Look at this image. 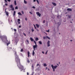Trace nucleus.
<instances>
[{
    "label": "nucleus",
    "mask_w": 75,
    "mask_h": 75,
    "mask_svg": "<svg viewBox=\"0 0 75 75\" xmlns=\"http://www.w3.org/2000/svg\"><path fill=\"white\" fill-rule=\"evenodd\" d=\"M15 55L16 57L15 59L16 62H17V66L20 69H21V71H22L24 70V67L20 63V59H19L18 56L17 55L16 52H15Z\"/></svg>",
    "instance_id": "1"
},
{
    "label": "nucleus",
    "mask_w": 75,
    "mask_h": 75,
    "mask_svg": "<svg viewBox=\"0 0 75 75\" xmlns=\"http://www.w3.org/2000/svg\"><path fill=\"white\" fill-rule=\"evenodd\" d=\"M51 67L53 69V71H55V69H56L58 67V66L57 65L54 66L53 65H52Z\"/></svg>",
    "instance_id": "2"
},
{
    "label": "nucleus",
    "mask_w": 75,
    "mask_h": 75,
    "mask_svg": "<svg viewBox=\"0 0 75 75\" xmlns=\"http://www.w3.org/2000/svg\"><path fill=\"white\" fill-rule=\"evenodd\" d=\"M46 38H48V39L49 40H50V38L48 36H46V37H45V36L43 37V38L44 40H45V39H46Z\"/></svg>",
    "instance_id": "3"
},
{
    "label": "nucleus",
    "mask_w": 75,
    "mask_h": 75,
    "mask_svg": "<svg viewBox=\"0 0 75 75\" xmlns=\"http://www.w3.org/2000/svg\"><path fill=\"white\" fill-rule=\"evenodd\" d=\"M50 40H48L47 42V47H50Z\"/></svg>",
    "instance_id": "4"
},
{
    "label": "nucleus",
    "mask_w": 75,
    "mask_h": 75,
    "mask_svg": "<svg viewBox=\"0 0 75 75\" xmlns=\"http://www.w3.org/2000/svg\"><path fill=\"white\" fill-rule=\"evenodd\" d=\"M36 14H37V16H38L39 17L41 16V14L39 12H36Z\"/></svg>",
    "instance_id": "5"
},
{
    "label": "nucleus",
    "mask_w": 75,
    "mask_h": 75,
    "mask_svg": "<svg viewBox=\"0 0 75 75\" xmlns=\"http://www.w3.org/2000/svg\"><path fill=\"white\" fill-rule=\"evenodd\" d=\"M25 43L26 44H29V41H28V40H26Z\"/></svg>",
    "instance_id": "6"
},
{
    "label": "nucleus",
    "mask_w": 75,
    "mask_h": 75,
    "mask_svg": "<svg viewBox=\"0 0 75 75\" xmlns=\"http://www.w3.org/2000/svg\"><path fill=\"white\" fill-rule=\"evenodd\" d=\"M33 48H37V45H35L33 46Z\"/></svg>",
    "instance_id": "7"
},
{
    "label": "nucleus",
    "mask_w": 75,
    "mask_h": 75,
    "mask_svg": "<svg viewBox=\"0 0 75 75\" xmlns=\"http://www.w3.org/2000/svg\"><path fill=\"white\" fill-rule=\"evenodd\" d=\"M6 14V15L7 16H8V12L6 11V10H5V11Z\"/></svg>",
    "instance_id": "8"
},
{
    "label": "nucleus",
    "mask_w": 75,
    "mask_h": 75,
    "mask_svg": "<svg viewBox=\"0 0 75 75\" xmlns=\"http://www.w3.org/2000/svg\"><path fill=\"white\" fill-rule=\"evenodd\" d=\"M30 52L28 51V57H30Z\"/></svg>",
    "instance_id": "9"
},
{
    "label": "nucleus",
    "mask_w": 75,
    "mask_h": 75,
    "mask_svg": "<svg viewBox=\"0 0 75 75\" xmlns=\"http://www.w3.org/2000/svg\"><path fill=\"white\" fill-rule=\"evenodd\" d=\"M67 11H72V9H71V8H68L67 9Z\"/></svg>",
    "instance_id": "10"
},
{
    "label": "nucleus",
    "mask_w": 75,
    "mask_h": 75,
    "mask_svg": "<svg viewBox=\"0 0 75 75\" xmlns=\"http://www.w3.org/2000/svg\"><path fill=\"white\" fill-rule=\"evenodd\" d=\"M35 54V52H34V50H33V53H32V55L33 56H34Z\"/></svg>",
    "instance_id": "11"
},
{
    "label": "nucleus",
    "mask_w": 75,
    "mask_h": 75,
    "mask_svg": "<svg viewBox=\"0 0 75 75\" xmlns=\"http://www.w3.org/2000/svg\"><path fill=\"white\" fill-rule=\"evenodd\" d=\"M30 39L31 41H34V39H33V38H30Z\"/></svg>",
    "instance_id": "12"
},
{
    "label": "nucleus",
    "mask_w": 75,
    "mask_h": 75,
    "mask_svg": "<svg viewBox=\"0 0 75 75\" xmlns=\"http://www.w3.org/2000/svg\"><path fill=\"white\" fill-rule=\"evenodd\" d=\"M36 25L37 27V28H39V27H40V25L38 24H36Z\"/></svg>",
    "instance_id": "13"
},
{
    "label": "nucleus",
    "mask_w": 75,
    "mask_h": 75,
    "mask_svg": "<svg viewBox=\"0 0 75 75\" xmlns=\"http://www.w3.org/2000/svg\"><path fill=\"white\" fill-rule=\"evenodd\" d=\"M14 5L15 6H16L17 5V3L16 2V0H15V1H14Z\"/></svg>",
    "instance_id": "14"
},
{
    "label": "nucleus",
    "mask_w": 75,
    "mask_h": 75,
    "mask_svg": "<svg viewBox=\"0 0 75 75\" xmlns=\"http://www.w3.org/2000/svg\"><path fill=\"white\" fill-rule=\"evenodd\" d=\"M52 4H53V5H54V6H57V4H55V3H54V2H52Z\"/></svg>",
    "instance_id": "15"
},
{
    "label": "nucleus",
    "mask_w": 75,
    "mask_h": 75,
    "mask_svg": "<svg viewBox=\"0 0 75 75\" xmlns=\"http://www.w3.org/2000/svg\"><path fill=\"white\" fill-rule=\"evenodd\" d=\"M18 14H19V15H20V16H22V14H21V13L20 12H18Z\"/></svg>",
    "instance_id": "16"
},
{
    "label": "nucleus",
    "mask_w": 75,
    "mask_h": 75,
    "mask_svg": "<svg viewBox=\"0 0 75 75\" xmlns=\"http://www.w3.org/2000/svg\"><path fill=\"white\" fill-rule=\"evenodd\" d=\"M24 3L25 4H27V1H26L25 0H24Z\"/></svg>",
    "instance_id": "17"
},
{
    "label": "nucleus",
    "mask_w": 75,
    "mask_h": 75,
    "mask_svg": "<svg viewBox=\"0 0 75 75\" xmlns=\"http://www.w3.org/2000/svg\"><path fill=\"white\" fill-rule=\"evenodd\" d=\"M11 8H13V6L12 5H11L10 6Z\"/></svg>",
    "instance_id": "18"
},
{
    "label": "nucleus",
    "mask_w": 75,
    "mask_h": 75,
    "mask_svg": "<svg viewBox=\"0 0 75 75\" xmlns=\"http://www.w3.org/2000/svg\"><path fill=\"white\" fill-rule=\"evenodd\" d=\"M35 41H38V38H36L35 39Z\"/></svg>",
    "instance_id": "19"
},
{
    "label": "nucleus",
    "mask_w": 75,
    "mask_h": 75,
    "mask_svg": "<svg viewBox=\"0 0 75 75\" xmlns=\"http://www.w3.org/2000/svg\"><path fill=\"white\" fill-rule=\"evenodd\" d=\"M15 14H16V11H14L13 12V16H15Z\"/></svg>",
    "instance_id": "20"
},
{
    "label": "nucleus",
    "mask_w": 75,
    "mask_h": 75,
    "mask_svg": "<svg viewBox=\"0 0 75 75\" xmlns=\"http://www.w3.org/2000/svg\"><path fill=\"white\" fill-rule=\"evenodd\" d=\"M39 43L40 45H41V44H42V42H41V41H40L39 42Z\"/></svg>",
    "instance_id": "21"
},
{
    "label": "nucleus",
    "mask_w": 75,
    "mask_h": 75,
    "mask_svg": "<svg viewBox=\"0 0 75 75\" xmlns=\"http://www.w3.org/2000/svg\"><path fill=\"white\" fill-rule=\"evenodd\" d=\"M44 67H47V65L46 64H44Z\"/></svg>",
    "instance_id": "22"
},
{
    "label": "nucleus",
    "mask_w": 75,
    "mask_h": 75,
    "mask_svg": "<svg viewBox=\"0 0 75 75\" xmlns=\"http://www.w3.org/2000/svg\"><path fill=\"white\" fill-rule=\"evenodd\" d=\"M10 44V42H8L7 43V46H8V45H9V44Z\"/></svg>",
    "instance_id": "23"
},
{
    "label": "nucleus",
    "mask_w": 75,
    "mask_h": 75,
    "mask_svg": "<svg viewBox=\"0 0 75 75\" xmlns=\"http://www.w3.org/2000/svg\"><path fill=\"white\" fill-rule=\"evenodd\" d=\"M27 62H28V63H30V61L29 60V59H28L27 61Z\"/></svg>",
    "instance_id": "24"
},
{
    "label": "nucleus",
    "mask_w": 75,
    "mask_h": 75,
    "mask_svg": "<svg viewBox=\"0 0 75 75\" xmlns=\"http://www.w3.org/2000/svg\"><path fill=\"white\" fill-rule=\"evenodd\" d=\"M34 64H32V67L33 68V69H34Z\"/></svg>",
    "instance_id": "25"
},
{
    "label": "nucleus",
    "mask_w": 75,
    "mask_h": 75,
    "mask_svg": "<svg viewBox=\"0 0 75 75\" xmlns=\"http://www.w3.org/2000/svg\"><path fill=\"white\" fill-rule=\"evenodd\" d=\"M36 1L38 3V4H40V3H39V2L38 1V0H36Z\"/></svg>",
    "instance_id": "26"
},
{
    "label": "nucleus",
    "mask_w": 75,
    "mask_h": 75,
    "mask_svg": "<svg viewBox=\"0 0 75 75\" xmlns=\"http://www.w3.org/2000/svg\"><path fill=\"white\" fill-rule=\"evenodd\" d=\"M34 41V43H35V45H37L36 42H35V41Z\"/></svg>",
    "instance_id": "27"
},
{
    "label": "nucleus",
    "mask_w": 75,
    "mask_h": 75,
    "mask_svg": "<svg viewBox=\"0 0 75 75\" xmlns=\"http://www.w3.org/2000/svg\"><path fill=\"white\" fill-rule=\"evenodd\" d=\"M31 30L32 32H34V30L33 29H32Z\"/></svg>",
    "instance_id": "28"
},
{
    "label": "nucleus",
    "mask_w": 75,
    "mask_h": 75,
    "mask_svg": "<svg viewBox=\"0 0 75 75\" xmlns=\"http://www.w3.org/2000/svg\"><path fill=\"white\" fill-rule=\"evenodd\" d=\"M21 52H23V49H22L21 50Z\"/></svg>",
    "instance_id": "29"
},
{
    "label": "nucleus",
    "mask_w": 75,
    "mask_h": 75,
    "mask_svg": "<svg viewBox=\"0 0 75 75\" xmlns=\"http://www.w3.org/2000/svg\"><path fill=\"white\" fill-rule=\"evenodd\" d=\"M48 33H49L50 32V29H49L48 30L46 31Z\"/></svg>",
    "instance_id": "30"
},
{
    "label": "nucleus",
    "mask_w": 75,
    "mask_h": 75,
    "mask_svg": "<svg viewBox=\"0 0 75 75\" xmlns=\"http://www.w3.org/2000/svg\"><path fill=\"white\" fill-rule=\"evenodd\" d=\"M15 8V9H18V7L17 6H16Z\"/></svg>",
    "instance_id": "31"
},
{
    "label": "nucleus",
    "mask_w": 75,
    "mask_h": 75,
    "mask_svg": "<svg viewBox=\"0 0 75 75\" xmlns=\"http://www.w3.org/2000/svg\"><path fill=\"white\" fill-rule=\"evenodd\" d=\"M12 10L13 11H14V8L13 7L12 8Z\"/></svg>",
    "instance_id": "32"
},
{
    "label": "nucleus",
    "mask_w": 75,
    "mask_h": 75,
    "mask_svg": "<svg viewBox=\"0 0 75 75\" xmlns=\"http://www.w3.org/2000/svg\"><path fill=\"white\" fill-rule=\"evenodd\" d=\"M21 12H22V14H24V11H22Z\"/></svg>",
    "instance_id": "33"
},
{
    "label": "nucleus",
    "mask_w": 75,
    "mask_h": 75,
    "mask_svg": "<svg viewBox=\"0 0 75 75\" xmlns=\"http://www.w3.org/2000/svg\"><path fill=\"white\" fill-rule=\"evenodd\" d=\"M34 25L35 29H37V28L35 27V25Z\"/></svg>",
    "instance_id": "34"
},
{
    "label": "nucleus",
    "mask_w": 75,
    "mask_h": 75,
    "mask_svg": "<svg viewBox=\"0 0 75 75\" xmlns=\"http://www.w3.org/2000/svg\"><path fill=\"white\" fill-rule=\"evenodd\" d=\"M37 67H38V66H39V67H40V64H37Z\"/></svg>",
    "instance_id": "35"
},
{
    "label": "nucleus",
    "mask_w": 75,
    "mask_h": 75,
    "mask_svg": "<svg viewBox=\"0 0 75 75\" xmlns=\"http://www.w3.org/2000/svg\"><path fill=\"white\" fill-rule=\"evenodd\" d=\"M7 1L9 2H10L11 1V0H7Z\"/></svg>",
    "instance_id": "36"
},
{
    "label": "nucleus",
    "mask_w": 75,
    "mask_h": 75,
    "mask_svg": "<svg viewBox=\"0 0 75 75\" xmlns=\"http://www.w3.org/2000/svg\"><path fill=\"white\" fill-rule=\"evenodd\" d=\"M68 17H69V18H71V16H69Z\"/></svg>",
    "instance_id": "37"
},
{
    "label": "nucleus",
    "mask_w": 75,
    "mask_h": 75,
    "mask_svg": "<svg viewBox=\"0 0 75 75\" xmlns=\"http://www.w3.org/2000/svg\"><path fill=\"white\" fill-rule=\"evenodd\" d=\"M32 8H34V9L35 8V7L34 6H33L32 7Z\"/></svg>",
    "instance_id": "38"
},
{
    "label": "nucleus",
    "mask_w": 75,
    "mask_h": 75,
    "mask_svg": "<svg viewBox=\"0 0 75 75\" xmlns=\"http://www.w3.org/2000/svg\"><path fill=\"white\" fill-rule=\"evenodd\" d=\"M18 21H20V19H18Z\"/></svg>",
    "instance_id": "39"
},
{
    "label": "nucleus",
    "mask_w": 75,
    "mask_h": 75,
    "mask_svg": "<svg viewBox=\"0 0 75 75\" xmlns=\"http://www.w3.org/2000/svg\"><path fill=\"white\" fill-rule=\"evenodd\" d=\"M14 31L15 32H16V31L17 30H16V29H14Z\"/></svg>",
    "instance_id": "40"
},
{
    "label": "nucleus",
    "mask_w": 75,
    "mask_h": 75,
    "mask_svg": "<svg viewBox=\"0 0 75 75\" xmlns=\"http://www.w3.org/2000/svg\"><path fill=\"white\" fill-rule=\"evenodd\" d=\"M23 35L25 36H26V35L25 34V33H23Z\"/></svg>",
    "instance_id": "41"
},
{
    "label": "nucleus",
    "mask_w": 75,
    "mask_h": 75,
    "mask_svg": "<svg viewBox=\"0 0 75 75\" xmlns=\"http://www.w3.org/2000/svg\"><path fill=\"white\" fill-rule=\"evenodd\" d=\"M30 13V14H32L33 13H31V12H29Z\"/></svg>",
    "instance_id": "42"
},
{
    "label": "nucleus",
    "mask_w": 75,
    "mask_h": 75,
    "mask_svg": "<svg viewBox=\"0 0 75 75\" xmlns=\"http://www.w3.org/2000/svg\"><path fill=\"white\" fill-rule=\"evenodd\" d=\"M8 5L7 4V3H6L5 4V6H8Z\"/></svg>",
    "instance_id": "43"
},
{
    "label": "nucleus",
    "mask_w": 75,
    "mask_h": 75,
    "mask_svg": "<svg viewBox=\"0 0 75 75\" xmlns=\"http://www.w3.org/2000/svg\"><path fill=\"white\" fill-rule=\"evenodd\" d=\"M47 52H48V50H47L46 52L45 53L46 55H47Z\"/></svg>",
    "instance_id": "44"
},
{
    "label": "nucleus",
    "mask_w": 75,
    "mask_h": 75,
    "mask_svg": "<svg viewBox=\"0 0 75 75\" xmlns=\"http://www.w3.org/2000/svg\"><path fill=\"white\" fill-rule=\"evenodd\" d=\"M4 1H5L6 3H7V0H4Z\"/></svg>",
    "instance_id": "45"
},
{
    "label": "nucleus",
    "mask_w": 75,
    "mask_h": 75,
    "mask_svg": "<svg viewBox=\"0 0 75 75\" xmlns=\"http://www.w3.org/2000/svg\"><path fill=\"white\" fill-rule=\"evenodd\" d=\"M43 23H45V20L43 21Z\"/></svg>",
    "instance_id": "46"
},
{
    "label": "nucleus",
    "mask_w": 75,
    "mask_h": 75,
    "mask_svg": "<svg viewBox=\"0 0 75 75\" xmlns=\"http://www.w3.org/2000/svg\"><path fill=\"white\" fill-rule=\"evenodd\" d=\"M21 25H19V28H21Z\"/></svg>",
    "instance_id": "47"
},
{
    "label": "nucleus",
    "mask_w": 75,
    "mask_h": 75,
    "mask_svg": "<svg viewBox=\"0 0 75 75\" xmlns=\"http://www.w3.org/2000/svg\"><path fill=\"white\" fill-rule=\"evenodd\" d=\"M27 75H29V73H28V72L27 73Z\"/></svg>",
    "instance_id": "48"
},
{
    "label": "nucleus",
    "mask_w": 75,
    "mask_h": 75,
    "mask_svg": "<svg viewBox=\"0 0 75 75\" xmlns=\"http://www.w3.org/2000/svg\"><path fill=\"white\" fill-rule=\"evenodd\" d=\"M33 1L34 2H35V1H36V0H33Z\"/></svg>",
    "instance_id": "49"
},
{
    "label": "nucleus",
    "mask_w": 75,
    "mask_h": 75,
    "mask_svg": "<svg viewBox=\"0 0 75 75\" xmlns=\"http://www.w3.org/2000/svg\"><path fill=\"white\" fill-rule=\"evenodd\" d=\"M25 20H26V21H27V18H25Z\"/></svg>",
    "instance_id": "50"
},
{
    "label": "nucleus",
    "mask_w": 75,
    "mask_h": 75,
    "mask_svg": "<svg viewBox=\"0 0 75 75\" xmlns=\"http://www.w3.org/2000/svg\"><path fill=\"white\" fill-rule=\"evenodd\" d=\"M18 23L19 24H20V22H18Z\"/></svg>",
    "instance_id": "51"
},
{
    "label": "nucleus",
    "mask_w": 75,
    "mask_h": 75,
    "mask_svg": "<svg viewBox=\"0 0 75 75\" xmlns=\"http://www.w3.org/2000/svg\"><path fill=\"white\" fill-rule=\"evenodd\" d=\"M42 54H44V51L42 52Z\"/></svg>",
    "instance_id": "52"
},
{
    "label": "nucleus",
    "mask_w": 75,
    "mask_h": 75,
    "mask_svg": "<svg viewBox=\"0 0 75 75\" xmlns=\"http://www.w3.org/2000/svg\"><path fill=\"white\" fill-rule=\"evenodd\" d=\"M35 48H33V49H34V51H35Z\"/></svg>",
    "instance_id": "53"
},
{
    "label": "nucleus",
    "mask_w": 75,
    "mask_h": 75,
    "mask_svg": "<svg viewBox=\"0 0 75 75\" xmlns=\"http://www.w3.org/2000/svg\"><path fill=\"white\" fill-rule=\"evenodd\" d=\"M37 31H39V30L38 29H37Z\"/></svg>",
    "instance_id": "54"
},
{
    "label": "nucleus",
    "mask_w": 75,
    "mask_h": 75,
    "mask_svg": "<svg viewBox=\"0 0 75 75\" xmlns=\"http://www.w3.org/2000/svg\"><path fill=\"white\" fill-rule=\"evenodd\" d=\"M48 68H47V67L46 68V69H47Z\"/></svg>",
    "instance_id": "55"
},
{
    "label": "nucleus",
    "mask_w": 75,
    "mask_h": 75,
    "mask_svg": "<svg viewBox=\"0 0 75 75\" xmlns=\"http://www.w3.org/2000/svg\"><path fill=\"white\" fill-rule=\"evenodd\" d=\"M48 71H50V69H49V68H48Z\"/></svg>",
    "instance_id": "56"
},
{
    "label": "nucleus",
    "mask_w": 75,
    "mask_h": 75,
    "mask_svg": "<svg viewBox=\"0 0 75 75\" xmlns=\"http://www.w3.org/2000/svg\"><path fill=\"white\" fill-rule=\"evenodd\" d=\"M11 21L12 22V23L13 22V21L12 20Z\"/></svg>",
    "instance_id": "57"
},
{
    "label": "nucleus",
    "mask_w": 75,
    "mask_h": 75,
    "mask_svg": "<svg viewBox=\"0 0 75 75\" xmlns=\"http://www.w3.org/2000/svg\"><path fill=\"white\" fill-rule=\"evenodd\" d=\"M71 41H72V40H70Z\"/></svg>",
    "instance_id": "58"
},
{
    "label": "nucleus",
    "mask_w": 75,
    "mask_h": 75,
    "mask_svg": "<svg viewBox=\"0 0 75 75\" xmlns=\"http://www.w3.org/2000/svg\"><path fill=\"white\" fill-rule=\"evenodd\" d=\"M70 23H72V22H70Z\"/></svg>",
    "instance_id": "59"
},
{
    "label": "nucleus",
    "mask_w": 75,
    "mask_h": 75,
    "mask_svg": "<svg viewBox=\"0 0 75 75\" xmlns=\"http://www.w3.org/2000/svg\"><path fill=\"white\" fill-rule=\"evenodd\" d=\"M57 64V65H59L58 64Z\"/></svg>",
    "instance_id": "60"
},
{
    "label": "nucleus",
    "mask_w": 75,
    "mask_h": 75,
    "mask_svg": "<svg viewBox=\"0 0 75 75\" xmlns=\"http://www.w3.org/2000/svg\"><path fill=\"white\" fill-rule=\"evenodd\" d=\"M59 64H60V62H59Z\"/></svg>",
    "instance_id": "61"
},
{
    "label": "nucleus",
    "mask_w": 75,
    "mask_h": 75,
    "mask_svg": "<svg viewBox=\"0 0 75 75\" xmlns=\"http://www.w3.org/2000/svg\"><path fill=\"white\" fill-rule=\"evenodd\" d=\"M59 34H60V33H59Z\"/></svg>",
    "instance_id": "62"
}]
</instances>
